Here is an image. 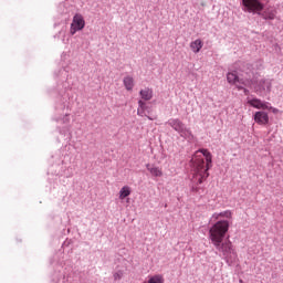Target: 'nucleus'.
<instances>
[{
    "label": "nucleus",
    "instance_id": "nucleus-9",
    "mask_svg": "<svg viewBox=\"0 0 283 283\" xmlns=\"http://www.w3.org/2000/svg\"><path fill=\"white\" fill-rule=\"evenodd\" d=\"M146 169H148V172H150V176L155 178H161L164 176L163 168L157 167L155 165H146Z\"/></svg>",
    "mask_w": 283,
    "mask_h": 283
},
{
    "label": "nucleus",
    "instance_id": "nucleus-22",
    "mask_svg": "<svg viewBox=\"0 0 283 283\" xmlns=\"http://www.w3.org/2000/svg\"><path fill=\"white\" fill-rule=\"evenodd\" d=\"M144 283H146V282H144Z\"/></svg>",
    "mask_w": 283,
    "mask_h": 283
},
{
    "label": "nucleus",
    "instance_id": "nucleus-3",
    "mask_svg": "<svg viewBox=\"0 0 283 283\" xmlns=\"http://www.w3.org/2000/svg\"><path fill=\"white\" fill-rule=\"evenodd\" d=\"M168 125L175 129V132L179 133V136L186 138V139H192L193 135L189 128L186 127V125L179 120V119H170L168 120Z\"/></svg>",
    "mask_w": 283,
    "mask_h": 283
},
{
    "label": "nucleus",
    "instance_id": "nucleus-15",
    "mask_svg": "<svg viewBox=\"0 0 283 283\" xmlns=\"http://www.w3.org/2000/svg\"><path fill=\"white\" fill-rule=\"evenodd\" d=\"M137 104L139 105V107L137 108V116H142V117L147 116L146 115V111L148 109L147 104L144 101H139Z\"/></svg>",
    "mask_w": 283,
    "mask_h": 283
},
{
    "label": "nucleus",
    "instance_id": "nucleus-13",
    "mask_svg": "<svg viewBox=\"0 0 283 283\" xmlns=\"http://www.w3.org/2000/svg\"><path fill=\"white\" fill-rule=\"evenodd\" d=\"M202 48H203V42L200 39L195 40V42H190V50H192L195 54H198Z\"/></svg>",
    "mask_w": 283,
    "mask_h": 283
},
{
    "label": "nucleus",
    "instance_id": "nucleus-12",
    "mask_svg": "<svg viewBox=\"0 0 283 283\" xmlns=\"http://www.w3.org/2000/svg\"><path fill=\"white\" fill-rule=\"evenodd\" d=\"M124 88H126V91L132 92L135 87V81L134 77L132 76H126L124 77Z\"/></svg>",
    "mask_w": 283,
    "mask_h": 283
},
{
    "label": "nucleus",
    "instance_id": "nucleus-20",
    "mask_svg": "<svg viewBox=\"0 0 283 283\" xmlns=\"http://www.w3.org/2000/svg\"><path fill=\"white\" fill-rule=\"evenodd\" d=\"M122 276H123V273H122V272H117V273H115V275H114L115 280H120Z\"/></svg>",
    "mask_w": 283,
    "mask_h": 283
},
{
    "label": "nucleus",
    "instance_id": "nucleus-14",
    "mask_svg": "<svg viewBox=\"0 0 283 283\" xmlns=\"http://www.w3.org/2000/svg\"><path fill=\"white\" fill-rule=\"evenodd\" d=\"M261 17L264 20H274L276 17V11L274 9H265L264 12L261 13Z\"/></svg>",
    "mask_w": 283,
    "mask_h": 283
},
{
    "label": "nucleus",
    "instance_id": "nucleus-16",
    "mask_svg": "<svg viewBox=\"0 0 283 283\" xmlns=\"http://www.w3.org/2000/svg\"><path fill=\"white\" fill-rule=\"evenodd\" d=\"M132 193V189L128 186L122 187V190H119V199L124 200L127 197H129Z\"/></svg>",
    "mask_w": 283,
    "mask_h": 283
},
{
    "label": "nucleus",
    "instance_id": "nucleus-5",
    "mask_svg": "<svg viewBox=\"0 0 283 283\" xmlns=\"http://www.w3.org/2000/svg\"><path fill=\"white\" fill-rule=\"evenodd\" d=\"M85 28V20L81 13H75L73 22L71 24V34L75 35L77 31H82Z\"/></svg>",
    "mask_w": 283,
    "mask_h": 283
},
{
    "label": "nucleus",
    "instance_id": "nucleus-17",
    "mask_svg": "<svg viewBox=\"0 0 283 283\" xmlns=\"http://www.w3.org/2000/svg\"><path fill=\"white\" fill-rule=\"evenodd\" d=\"M148 283H165V280L161 275H155L148 280Z\"/></svg>",
    "mask_w": 283,
    "mask_h": 283
},
{
    "label": "nucleus",
    "instance_id": "nucleus-2",
    "mask_svg": "<svg viewBox=\"0 0 283 283\" xmlns=\"http://www.w3.org/2000/svg\"><path fill=\"white\" fill-rule=\"evenodd\" d=\"M212 155L207 149L197 150L192 157V182L201 185L209 177L212 167Z\"/></svg>",
    "mask_w": 283,
    "mask_h": 283
},
{
    "label": "nucleus",
    "instance_id": "nucleus-1",
    "mask_svg": "<svg viewBox=\"0 0 283 283\" xmlns=\"http://www.w3.org/2000/svg\"><path fill=\"white\" fill-rule=\"evenodd\" d=\"M232 218L233 213L230 210L214 212L211 216V220L217 222L213 223L208 231L211 244L223 256L227 263H232L238 256L233 243L229 239L224 240L229 232L230 220H232Z\"/></svg>",
    "mask_w": 283,
    "mask_h": 283
},
{
    "label": "nucleus",
    "instance_id": "nucleus-11",
    "mask_svg": "<svg viewBox=\"0 0 283 283\" xmlns=\"http://www.w3.org/2000/svg\"><path fill=\"white\" fill-rule=\"evenodd\" d=\"M139 96H142V99L146 102L151 101L154 97V91L151 88L146 87L139 91Z\"/></svg>",
    "mask_w": 283,
    "mask_h": 283
},
{
    "label": "nucleus",
    "instance_id": "nucleus-6",
    "mask_svg": "<svg viewBox=\"0 0 283 283\" xmlns=\"http://www.w3.org/2000/svg\"><path fill=\"white\" fill-rule=\"evenodd\" d=\"M227 82L231 85H243V86H247V87H250L252 85L251 81L247 80V81H243V80H240L237 72H229L227 74Z\"/></svg>",
    "mask_w": 283,
    "mask_h": 283
},
{
    "label": "nucleus",
    "instance_id": "nucleus-10",
    "mask_svg": "<svg viewBox=\"0 0 283 283\" xmlns=\"http://www.w3.org/2000/svg\"><path fill=\"white\" fill-rule=\"evenodd\" d=\"M272 88V82L270 80H261L258 84V86L255 87L256 92H271Z\"/></svg>",
    "mask_w": 283,
    "mask_h": 283
},
{
    "label": "nucleus",
    "instance_id": "nucleus-4",
    "mask_svg": "<svg viewBox=\"0 0 283 283\" xmlns=\"http://www.w3.org/2000/svg\"><path fill=\"white\" fill-rule=\"evenodd\" d=\"M243 11L249 13L261 14L264 10V4L260 0H242Z\"/></svg>",
    "mask_w": 283,
    "mask_h": 283
},
{
    "label": "nucleus",
    "instance_id": "nucleus-8",
    "mask_svg": "<svg viewBox=\"0 0 283 283\" xmlns=\"http://www.w3.org/2000/svg\"><path fill=\"white\" fill-rule=\"evenodd\" d=\"M248 104L255 108V109H262V111H266L269 109V103L262 102L259 98H252L248 101Z\"/></svg>",
    "mask_w": 283,
    "mask_h": 283
},
{
    "label": "nucleus",
    "instance_id": "nucleus-19",
    "mask_svg": "<svg viewBox=\"0 0 283 283\" xmlns=\"http://www.w3.org/2000/svg\"><path fill=\"white\" fill-rule=\"evenodd\" d=\"M268 111H271L273 114H279L280 113V111L277 108L270 107V105H269Z\"/></svg>",
    "mask_w": 283,
    "mask_h": 283
},
{
    "label": "nucleus",
    "instance_id": "nucleus-21",
    "mask_svg": "<svg viewBox=\"0 0 283 283\" xmlns=\"http://www.w3.org/2000/svg\"><path fill=\"white\" fill-rule=\"evenodd\" d=\"M148 118H149L150 120H153V118H150L149 116H148Z\"/></svg>",
    "mask_w": 283,
    "mask_h": 283
},
{
    "label": "nucleus",
    "instance_id": "nucleus-7",
    "mask_svg": "<svg viewBox=\"0 0 283 283\" xmlns=\"http://www.w3.org/2000/svg\"><path fill=\"white\" fill-rule=\"evenodd\" d=\"M253 120L258 125L265 126L270 123V117L265 112H255L253 115Z\"/></svg>",
    "mask_w": 283,
    "mask_h": 283
},
{
    "label": "nucleus",
    "instance_id": "nucleus-18",
    "mask_svg": "<svg viewBox=\"0 0 283 283\" xmlns=\"http://www.w3.org/2000/svg\"><path fill=\"white\" fill-rule=\"evenodd\" d=\"M237 88H238V91H242L243 90V93L245 95H248V93H249V91L247 88H244L242 85H237Z\"/></svg>",
    "mask_w": 283,
    "mask_h": 283
}]
</instances>
